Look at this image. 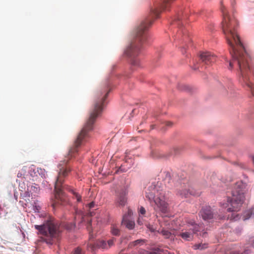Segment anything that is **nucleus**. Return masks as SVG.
Returning <instances> with one entry per match:
<instances>
[{
  "label": "nucleus",
  "instance_id": "f257e3e1",
  "mask_svg": "<svg viewBox=\"0 0 254 254\" xmlns=\"http://www.w3.org/2000/svg\"><path fill=\"white\" fill-rule=\"evenodd\" d=\"M221 9L223 17L222 29L227 43L230 47V53L232 58V61L229 63V68L232 69L233 64H237L241 76L254 96V84L248 82L249 78L247 77L248 72L251 71L250 58L237 34V21L234 17H230L224 6L222 5Z\"/></svg>",
  "mask_w": 254,
  "mask_h": 254
},
{
  "label": "nucleus",
  "instance_id": "f03ea898",
  "mask_svg": "<svg viewBox=\"0 0 254 254\" xmlns=\"http://www.w3.org/2000/svg\"><path fill=\"white\" fill-rule=\"evenodd\" d=\"M110 91V89L108 86H106L103 89L97 91L93 110L90 112L89 118L78 135L73 147L69 150L68 158L74 156L75 153L78 152V148L89 137V132L93 128V125L96 118L102 113L105 99Z\"/></svg>",
  "mask_w": 254,
  "mask_h": 254
},
{
  "label": "nucleus",
  "instance_id": "7ed1b4c3",
  "mask_svg": "<svg viewBox=\"0 0 254 254\" xmlns=\"http://www.w3.org/2000/svg\"><path fill=\"white\" fill-rule=\"evenodd\" d=\"M67 159L64 160L58 165V176L55 185V199L52 204L54 208H56L60 204L64 205L67 202L65 195L62 190V184L64 179L71 171L69 166L67 165Z\"/></svg>",
  "mask_w": 254,
  "mask_h": 254
},
{
  "label": "nucleus",
  "instance_id": "20e7f679",
  "mask_svg": "<svg viewBox=\"0 0 254 254\" xmlns=\"http://www.w3.org/2000/svg\"><path fill=\"white\" fill-rule=\"evenodd\" d=\"M146 197L155 203L154 209L156 211L166 213L168 210V204L166 202L165 192L159 190L157 186H151L146 191Z\"/></svg>",
  "mask_w": 254,
  "mask_h": 254
},
{
  "label": "nucleus",
  "instance_id": "39448f33",
  "mask_svg": "<svg viewBox=\"0 0 254 254\" xmlns=\"http://www.w3.org/2000/svg\"><path fill=\"white\" fill-rule=\"evenodd\" d=\"M245 192V185L242 182H237L232 191V198H228V203L223 204V207H229L228 212L238 211L244 201Z\"/></svg>",
  "mask_w": 254,
  "mask_h": 254
},
{
  "label": "nucleus",
  "instance_id": "423d86ee",
  "mask_svg": "<svg viewBox=\"0 0 254 254\" xmlns=\"http://www.w3.org/2000/svg\"><path fill=\"white\" fill-rule=\"evenodd\" d=\"M34 228L40 234L46 237L44 241L50 245L53 244V239L57 238L60 233L59 225L52 220L47 221L41 225H34Z\"/></svg>",
  "mask_w": 254,
  "mask_h": 254
},
{
  "label": "nucleus",
  "instance_id": "0eeeda50",
  "mask_svg": "<svg viewBox=\"0 0 254 254\" xmlns=\"http://www.w3.org/2000/svg\"><path fill=\"white\" fill-rule=\"evenodd\" d=\"M201 227L195 224L194 222L190 221L182 230L179 236L184 240L190 241L193 239L194 234L200 231Z\"/></svg>",
  "mask_w": 254,
  "mask_h": 254
},
{
  "label": "nucleus",
  "instance_id": "6e6552de",
  "mask_svg": "<svg viewBox=\"0 0 254 254\" xmlns=\"http://www.w3.org/2000/svg\"><path fill=\"white\" fill-rule=\"evenodd\" d=\"M127 192L124 190H122L117 194L115 200V204L116 206L123 207L126 205L127 203Z\"/></svg>",
  "mask_w": 254,
  "mask_h": 254
},
{
  "label": "nucleus",
  "instance_id": "1a4fd4ad",
  "mask_svg": "<svg viewBox=\"0 0 254 254\" xmlns=\"http://www.w3.org/2000/svg\"><path fill=\"white\" fill-rule=\"evenodd\" d=\"M200 60L204 65H209L216 61V57L211 53L202 52L200 54Z\"/></svg>",
  "mask_w": 254,
  "mask_h": 254
},
{
  "label": "nucleus",
  "instance_id": "9d476101",
  "mask_svg": "<svg viewBox=\"0 0 254 254\" xmlns=\"http://www.w3.org/2000/svg\"><path fill=\"white\" fill-rule=\"evenodd\" d=\"M200 194V192L199 191L195 190L192 188L182 189L179 190L177 193V194L182 198H187L190 195L199 196Z\"/></svg>",
  "mask_w": 254,
  "mask_h": 254
},
{
  "label": "nucleus",
  "instance_id": "9b49d317",
  "mask_svg": "<svg viewBox=\"0 0 254 254\" xmlns=\"http://www.w3.org/2000/svg\"><path fill=\"white\" fill-rule=\"evenodd\" d=\"M200 215L204 220L212 219L214 217V213L210 206H206L202 208L200 211Z\"/></svg>",
  "mask_w": 254,
  "mask_h": 254
},
{
  "label": "nucleus",
  "instance_id": "f8f14e48",
  "mask_svg": "<svg viewBox=\"0 0 254 254\" xmlns=\"http://www.w3.org/2000/svg\"><path fill=\"white\" fill-rule=\"evenodd\" d=\"M96 248L107 249L108 246L107 243L104 240H98L94 245L90 244L88 247V249H90L91 251H94Z\"/></svg>",
  "mask_w": 254,
  "mask_h": 254
},
{
  "label": "nucleus",
  "instance_id": "ddd939ff",
  "mask_svg": "<svg viewBox=\"0 0 254 254\" xmlns=\"http://www.w3.org/2000/svg\"><path fill=\"white\" fill-rule=\"evenodd\" d=\"M122 224L125 225L127 229L130 230L133 229L135 226L134 222L128 219L126 215H124Z\"/></svg>",
  "mask_w": 254,
  "mask_h": 254
},
{
  "label": "nucleus",
  "instance_id": "4468645a",
  "mask_svg": "<svg viewBox=\"0 0 254 254\" xmlns=\"http://www.w3.org/2000/svg\"><path fill=\"white\" fill-rule=\"evenodd\" d=\"M125 159H126V161L124 163V164L123 165H122L121 168H122L123 167L126 166L127 168H129L130 167H131V165L130 164L132 162V160L130 158H128V159L127 158V156H126ZM120 169L123 171H127V169L126 168H124L123 169L122 168H120Z\"/></svg>",
  "mask_w": 254,
  "mask_h": 254
},
{
  "label": "nucleus",
  "instance_id": "2eb2a0df",
  "mask_svg": "<svg viewBox=\"0 0 254 254\" xmlns=\"http://www.w3.org/2000/svg\"><path fill=\"white\" fill-rule=\"evenodd\" d=\"M144 243V240L142 239H138L136 241H133L129 243L128 247L129 248H133L135 246H141Z\"/></svg>",
  "mask_w": 254,
  "mask_h": 254
},
{
  "label": "nucleus",
  "instance_id": "dca6fc26",
  "mask_svg": "<svg viewBox=\"0 0 254 254\" xmlns=\"http://www.w3.org/2000/svg\"><path fill=\"white\" fill-rule=\"evenodd\" d=\"M111 233L114 236H119L120 230L116 225L113 224L111 227Z\"/></svg>",
  "mask_w": 254,
  "mask_h": 254
},
{
  "label": "nucleus",
  "instance_id": "f3484780",
  "mask_svg": "<svg viewBox=\"0 0 254 254\" xmlns=\"http://www.w3.org/2000/svg\"><path fill=\"white\" fill-rule=\"evenodd\" d=\"M162 235H163L165 238H168V239H174V235L172 234V233L166 230H162L161 232Z\"/></svg>",
  "mask_w": 254,
  "mask_h": 254
},
{
  "label": "nucleus",
  "instance_id": "a211bd4d",
  "mask_svg": "<svg viewBox=\"0 0 254 254\" xmlns=\"http://www.w3.org/2000/svg\"><path fill=\"white\" fill-rule=\"evenodd\" d=\"M27 167H23L18 173L17 177L18 178H23L25 176L27 172Z\"/></svg>",
  "mask_w": 254,
  "mask_h": 254
},
{
  "label": "nucleus",
  "instance_id": "6ab92c4d",
  "mask_svg": "<svg viewBox=\"0 0 254 254\" xmlns=\"http://www.w3.org/2000/svg\"><path fill=\"white\" fill-rule=\"evenodd\" d=\"M207 247V244H195L193 246V249L194 250H203Z\"/></svg>",
  "mask_w": 254,
  "mask_h": 254
},
{
  "label": "nucleus",
  "instance_id": "aec40b11",
  "mask_svg": "<svg viewBox=\"0 0 254 254\" xmlns=\"http://www.w3.org/2000/svg\"><path fill=\"white\" fill-rule=\"evenodd\" d=\"M64 227L66 229L71 230L75 227V224L73 223H67L64 225Z\"/></svg>",
  "mask_w": 254,
  "mask_h": 254
},
{
  "label": "nucleus",
  "instance_id": "412c9836",
  "mask_svg": "<svg viewBox=\"0 0 254 254\" xmlns=\"http://www.w3.org/2000/svg\"><path fill=\"white\" fill-rule=\"evenodd\" d=\"M72 193L74 197L76 199L78 202H80L81 200V196L77 193L72 191Z\"/></svg>",
  "mask_w": 254,
  "mask_h": 254
},
{
  "label": "nucleus",
  "instance_id": "4be33fe9",
  "mask_svg": "<svg viewBox=\"0 0 254 254\" xmlns=\"http://www.w3.org/2000/svg\"><path fill=\"white\" fill-rule=\"evenodd\" d=\"M73 254H83V253L81 250V249L79 247H77L73 251Z\"/></svg>",
  "mask_w": 254,
  "mask_h": 254
},
{
  "label": "nucleus",
  "instance_id": "5701e85b",
  "mask_svg": "<svg viewBox=\"0 0 254 254\" xmlns=\"http://www.w3.org/2000/svg\"><path fill=\"white\" fill-rule=\"evenodd\" d=\"M114 239H110L107 242V246H108V249L110 248L111 247H112L113 244H114Z\"/></svg>",
  "mask_w": 254,
  "mask_h": 254
},
{
  "label": "nucleus",
  "instance_id": "b1692460",
  "mask_svg": "<svg viewBox=\"0 0 254 254\" xmlns=\"http://www.w3.org/2000/svg\"><path fill=\"white\" fill-rule=\"evenodd\" d=\"M187 14H183L182 13V15H179L178 17L177 18V21L176 22H178V21H179L180 20H182L183 19H185L187 18Z\"/></svg>",
  "mask_w": 254,
  "mask_h": 254
},
{
  "label": "nucleus",
  "instance_id": "393cba45",
  "mask_svg": "<svg viewBox=\"0 0 254 254\" xmlns=\"http://www.w3.org/2000/svg\"><path fill=\"white\" fill-rule=\"evenodd\" d=\"M253 210H250L247 212L246 216H244V220L249 219L252 215V212Z\"/></svg>",
  "mask_w": 254,
  "mask_h": 254
},
{
  "label": "nucleus",
  "instance_id": "a878e982",
  "mask_svg": "<svg viewBox=\"0 0 254 254\" xmlns=\"http://www.w3.org/2000/svg\"><path fill=\"white\" fill-rule=\"evenodd\" d=\"M139 213L142 214V215H144L145 214V212H146V210L145 209V208L142 207V206H141L139 208Z\"/></svg>",
  "mask_w": 254,
  "mask_h": 254
},
{
  "label": "nucleus",
  "instance_id": "bb28decb",
  "mask_svg": "<svg viewBox=\"0 0 254 254\" xmlns=\"http://www.w3.org/2000/svg\"><path fill=\"white\" fill-rule=\"evenodd\" d=\"M95 206V203L94 202H91V203L88 204L87 205V207L89 209L93 208Z\"/></svg>",
  "mask_w": 254,
  "mask_h": 254
},
{
  "label": "nucleus",
  "instance_id": "cd10ccee",
  "mask_svg": "<svg viewBox=\"0 0 254 254\" xmlns=\"http://www.w3.org/2000/svg\"><path fill=\"white\" fill-rule=\"evenodd\" d=\"M132 214V211L130 208H128L127 214H126L128 218V216H130Z\"/></svg>",
  "mask_w": 254,
  "mask_h": 254
},
{
  "label": "nucleus",
  "instance_id": "c85d7f7f",
  "mask_svg": "<svg viewBox=\"0 0 254 254\" xmlns=\"http://www.w3.org/2000/svg\"><path fill=\"white\" fill-rule=\"evenodd\" d=\"M34 209L35 211L39 212L40 209V207L39 206L35 205Z\"/></svg>",
  "mask_w": 254,
  "mask_h": 254
},
{
  "label": "nucleus",
  "instance_id": "c756f323",
  "mask_svg": "<svg viewBox=\"0 0 254 254\" xmlns=\"http://www.w3.org/2000/svg\"><path fill=\"white\" fill-rule=\"evenodd\" d=\"M199 65H198L197 64H194V69L195 70L199 69Z\"/></svg>",
  "mask_w": 254,
  "mask_h": 254
},
{
  "label": "nucleus",
  "instance_id": "7c9ffc66",
  "mask_svg": "<svg viewBox=\"0 0 254 254\" xmlns=\"http://www.w3.org/2000/svg\"><path fill=\"white\" fill-rule=\"evenodd\" d=\"M172 123L171 122H167L166 123V125L168 126H171L172 125Z\"/></svg>",
  "mask_w": 254,
  "mask_h": 254
},
{
  "label": "nucleus",
  "instance_id": "2f4dec72",
  "mask_svg": "<svg viewBox=\"0 0 254 254\" xmlns=\"http://www.w3.org/2000/svg\"><path fill=\"white\" fill-rule=\"evenodd\" d=\"M230 219H233L237 220V219L235 218V217L233 216V214H232V216L230 217Z\"/></svg>",
  "mask_w": 254,
  "mask_h": 254
},
{
  "label": "nucleus",
  "instance_id": "473e14b6",
  "mask_svg": "<svg viewBox=\"0 0 254 254\" xmlns=\"http://www.w3.org/2000/svg\"><path fill=\"white\" fill-rule=\"evenodd\" d=\"M91 225V221H89V223H88V226H87L88 227V229H89V226H90Z\"/></svg>",
  "mask_w": 254,
  "mask_h": 254
},
{
  "label": "nucleus",
  "instance_id": "72a5a7b5",
  "mask_svg": "<svg viewBox=\"0 0 254 254\" xmlns=\"http://www.w3.org/2000/svg\"><path fill=\"white\" fill-rule=\"evenodd\" d=\"M252 161L253 162V163L254 164V156L252 157Z\"/></svg>",
  "mask_w": 254,
  "mask_h": 254
},
{
  "label": "nucleus",
  "instance_id": "f704fd0d",
  "mask_svg": "<svg viewBox=\"0 0 254 254\" xmlns=\"http://www.w3.org/2000/svg\"><path fill=\"white\" fill-rule=\"evenodd\" d=\"M252 246L254 248V243L252 244Z\"/></svg>",
  "mask_w": 254,
  "mask_h": 254
},
{
  "label": "nucleus",
  "instance_id": "c9c22d12",
  "mask_svg": "<svg viewBox=\"0 0 254 254\" xmlns=\"http://www.w3.org/2000/svg\"><path fill=\"white\" fill-rule=\"evenodd\" d=\"M90 215L92 216V212H90Z\"/></svg>",
  "mask_w": 254,
  "mask_h": 254
}]
</instances>
